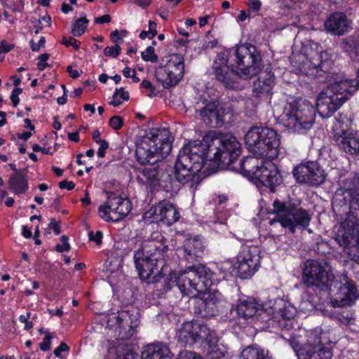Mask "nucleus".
I'll return each instance as SVG.
<instances>
[{"instance_id": "1", "label": "nucleus", "mask_w": 359, "mask_h": 359, "mask_svg": "<svg viewBox=\"0 0 359 359\" xmlns=\"http://www.w3.org/2000/svg\"><path fill=\"white\" fill-rule=\"evenodd\" d=\"M172 137L165 128H151L137 144L135 155L142 165L135 169L136 180L153 189L160 182V169L156 163L165 158L172 150Z\"/></svg>"}, {"instance_id": "2", "label": "nucleus", "mask_w": 359, "mask_h": 359, "mask_svg": "<svg viewBox=\"0 0 359 359\" xmlns=\"http://www.w3.org/2000/svg\"><path fill=\"white\" fill-rule=\"evenodd\" d=\"M241 154V144L233 136L215 130L209 131L201 141L194 140L180 149V156L203 168L205 161L214 162L218 167L228 166Z\"/></svg>"}, {"instance_id": "3", "label": "nucleus", "mask_w": 359, "mask_h": 359, "mask_svg": "<svg viewBox=\"0 0 359 359\" xmlns=\"http://www.w3.org/2000/svg\"><path fill=\"white\" fill-rule=\"evenodd\" d=\"M302 282L307 287H315L322 291H328L335 296L339 306L351 305L359 298V292L353 280L346 275L334 280L331 266L325 262L306 260L302 269Z\"/></svg>"}, {"instance_id": "4", "label": "nucleus", "mask_w": 359, "mask_h": 359, "mask_svg": "<svg viewBox=\"0 0 359 359\" xmlns=\"http://www.w3.org/2000/svg\"><path fill=\"white\" fill-rule=\"evenodd\" d=\"M344 205L349 208L346 219L342 222L335 233L334 239L343 247L351 259L359 264V178H355L353 187H344Z\"/></svg>"}, {"instance_id": "5", "label": "nucleus", "mask_w": 359, "mask_h": 359, "mask_svg": "<svg viewBox=\"0 0 359 359\" xmlns=\"http://www.w3.org/2000/svg\"><path fill=\"white\" fill-rule=\"evenodd\" d=\"M357 74L358 80L348 79L337 80L318 95L317 109L322 117L332 116L358 89L359 67Z\"/></svg>"}, {"instance_id": "6", "label": "nucleus", "mask_w": 359, "mask_h": 359, "mask_svg": "<svg viewBox=\"0 0 359 359\" xmlns=\"http://www.w3.org/2000/svg\"><path fill=\"white\" fill-rule=\"evenodd\" d=\"M259 158L260 157L257 156L243 158L240 162L241 172L247 177L258 180L273 193L276 187L282 184V176L274 163L259 161Z\"/></svg>"}, {"instance_id": "7", "label": "nucleus", "mask_w": 359, "mask_h": 359, "mask_svg": "<svg viewBox=\"0 0 359 359\" xmlns=\"http://www.w3.org/2000/svg\"><path fill=\"white\" fill-rule=\"evenodd\" d=\"M273 129L252 127L245 134V142L249 149L260 158H274L278 156L280 140Z\"/></svg>"}, {"instance_id": "8", "label": "nucleus", "mask_w": 359, "mask_h": 359, "mask_svg": "<svg viewBox=\"0 0 359 359\" xmlns=\"http://www.w3.org/2000/svg\"><path fill=\"white\" fill-rule=\"evenodd\" d=\"M315 118L314 107L309 101L299 98L287 103L282 121L289 130L304 133L312 127Z\"/></svg>"}, {"instance_id": "9", "label": "nucleus", "mask_w": 359, "mask_h": 359, "mask_svg": "<svg viewBox=\"0 0 359 359\" xmlns=\"http://www.w3.org/2000/svg\"><path fill=\"white\" fill-rule=\"evenodd\" d=\"M176 285L183 296L196 297L198 293H205L212 285V273L204 266L190 267L175 277Z\"/></svg>"}, {"instance_id": "10", "label": "nucleus", "mask_w": 359, "mask_h": 359, "mask_svg": "<svg viewBox=\"0 0 359 359\" xmlns=\"http://www.w3.org/2000/svg\"><path fill=\"white\" fill-rule=\"evenodd\" d=\"M273 212L276 215V218L269 222L270 225L278 222L283 228L287 229L292 233L295 232L297 228L304 229L309 226L311 221L310 215L306 210L298 208L294 203L281 202L276 199L273 203Z\"/></svg>"}, {"instance_id": "11", "label": "nucleus", "mask_w": 359, "mask_h": 359, "mask_svg": "<svg viewBox=\"0 0 359 359\" xmlns=\"http://www.w3.org/2000/svg\"><path fill=\"white\" fill-rule=\"evenodd\" d=\"M349 120L341 114L333 125L332 139L345 153L359 158V133L348 125Z\"/></svg>"}, {"instance_id": "12", "label": "nucleus", "mask_w": 359, "mask_h": 359, "mask_svg": "<svg viewBox=\"0 0 359 359\" xmlns=\"http://www.w3.org/2000/svg\"><path fill=\"white\" fill-rule=\"evenodd\" d=\"M236 67L239 69L241 78L248 79L260 70L262 58L257 48L251 44H242L237 46L233 53Z\"/></svg>"}, {"instance_id": "13", "label": "nucleus", "mask_w": 359, "mask_h": 359, "mask_svg": "<svg viewBox=\"0 0 359 359\" xmlns=\"http://www.w3.org/2000/svg\"><path fill=\"white\" fill-rule=\"evenodd\" d=\"M184 73V59L181 54H172L164 66H160L156 71L157 80L165 88L177 85Z\"/></svg>"}, {"instance_id": "14", "label": "nucleus", "mask_w": 359, "mask_h": 359, "mask_svg": "<svg viewBox=\"0 0 359 359\" xmlns=\"http://www.w3.org/2000/svg\"><path fill=\"white\" fill-rule=\"evenodd\" d=\"M216 334L205 324L196 321L185 322L177 333L178 341L184 346H191L198 341H212Z\"/></svg>"}, {"instance_id": "15", "label": "nucleus", "mask_w": 359, "mask_h": 359, "mask_svg": "<svg viewBox=\"0 0 359 359\" xmlns=\"http://www.w3.org/2000/svg\"><path fill=\"white\" fill-rule=\"evenodd\" d=\"M202 169L199 164H194L189 161L188 157L177 156L174 166V177L182 185H187L191 189H196L201 182V178L199 172Z\"/></svg>"}, {"instance_id": "16", "label": "nucleus", "mask_w": 359, "mask_h": 359, "mask_svg": "<svg viewBox=\"0 0 359 359\" xmlns=\"http://www.w3.org/2000/svg\"><path fill=\"white\" fill-rule=\"evenodd\" d=\"M130 211V201L114 193L109 194L105 205L99 208L100 216L107 222L120 221L127 216Z\"/></svg>"}, {"instance_id": "17", "label": "nucleus", "mask_w": 359, "mask_h": 359, "mask_svg": "<svg viewBox=\"0 0 359 359\" xmlns=\"http://www.w3.org/2000/svg\"><path fill=\"white\" fill-rule=\"evenodd\" d=\"M229 53L222 52L217 54L212 69L215 79L223 84L226 88H235L237 87L238 78L241 74L230 68L229 65Z\"/></svg>"}, {"instance_id": "18", "label": "nucleus", "mask_w": 359, "mask_h": 359, "mask_svg": "<svg viewBox=\"0 0 359 359\" xmlns=\"http://www.w3.org/2000/svg\"><path fill=\"white\" fill-rule=\"evenodd\" d=\"M266 311L271 316L269 320L280 329L289 330L292 325L291 320L294 316L295 309L287 301L279 298L271 302Z\"/></svg>"}, {"instance_id": "19", "label": "nucleus", "mask_w": 359, "mask_h": 359, "mask_svg": "<svg viewBox=\"0 0 359 359\" xmlns=\"http://www.w3.org/2000/svg\"><path fill=\"white\" fill-rule=\"evenodd\" d=\"M300 359H331L332 350L321 342V332L314 330L310 332L307 343L300 348Z\"/></svg>"}, {"instance_id": "20", "label": "nucleus", "mask_w": 359, "mask_h": 359, "mask_svg": "<svg viewBox=\"0 0 359 359\" xmlns=\"http://www.w3.org/2000/svg\"><path fill=\"white\" fill-rule=\"evenodd\" d=\"M180 218V212L175 206L165 201H162L152 206L142 216L146 222H163L168 226L175 223Z\"/></svg>"}, {"instance_id": "21", "label": "nucleus", "mask_w": 359, "mask_h": 359, "mask_svg": "<svg viewBox=\"0 0 359 359\" xmlns=\"http://www.w3.org/2000/svg\"><path fill=\"white\" fill-rule=\"evenodd\" d=\"M133 259L141 279L147 283H158L162 270L158 262L163 259L142 257V252H135Z\"/></svg>"}, {"instance_id": "22", "label": "nucleus", "mask_w": 359, "mask_h": 359, "mask_svg": "<svg viewBox=\"0 0 359 359\" xmlns=\"http://www.w3.org/2000/svg\"><path fill=\"white\" fill-rule=\"evenodd\" d=\"M293 176L299 184L318 186L325 180L324 170L316 162L301 163L294 168Z\"/></svg>"}, {"instance_id": "23", "label": "nucleus", "mask_w": 359, "mask_h": 359, "mask_svg": "<svg viewBox=\"0 0 359 359\" xmlns=\"http://www.w3.org/2000/svg\"><path fill=\"white\" fill-rule=\"evenodd\" d=\"M199 115L203 123L211 128H220L225 122V109L216 102L207 103L199 110Z\"/></svg>"}, {"instance_id": "24", "label": "nucleus", "mask_w": 359, "mask_h": 359, "mask_svg": "<svg viewBox=\"0 0 359 359\" xmlns=\"http://www.w3.org/2000/svg\"><path fill=\"white\" fill-rule=\"evenodd\" d=\"M194 312L202 318H210L218 312V299L214 294H204L201 297H194Z\"/></svg>"}, {"instance_id": "25", "label": "nucleus", "mask_w": 359, "mask_h": 359, "mask_svg": "<svg viewBox=\"0 0 359 359\" xmlns=\"http://www.w3.org/2000/svg\"><path fill=\"white\" fill-rule=\"evenodd\" d=\"M205 247L198 237L187 238L180 251L182 256L189 263L198 262L204 254Z\"/></svg>"}, {"instance_id": "26", "label": "nucleus", "mask_w": 359, "mask_h": 359, "mask_svg": "<svg viewBox=\"0 0 359 359\" xmlns=\"http://www.w3.org/2000/svg\"><path fill=\"white\" fill-rule=\"evenodd\" d=\"M116 318L119 328V337L121 339L130 338L136 333V329L140 325V321L136 316L133 319L128 311H121Z\"/></svg>"}, {"instance_id": "27", "label": "nucleus", "mask_w": 359, "mask_h": 359, "mask_svg": "<svg viewBox=\"0 0 359 359\" xmlns=\"http://www.w3.org/2000/svg\"><path fill=\"white\" fill-rule=\"evenodd\" d=\"M234 311L238 317L243 319L252 318L259 312H264L261 306L251 297L240 299Z\"/></svg>"}, {"instance_id": "28", "label": "nucleus", "mask_w": 359, "mask_h": 359, "mask_svg": "<svg viewBox=\"0 0 359 359\" xmlns=\"http://www.w3.org/2000/svg\"><path fill=\"white\" fill-rule=\"evenodd\" d=\"M137 242H140V248L135 252H142V257L163 259V251L165 247L161 242L156 240L136 239V243Z\"/></svg>"}, {"instance_id": "29", "label": "nucleus", "mask_w": 359, "mask_h": 359, "mask_svg": "<svg viewBox=\"0 0 359 359\" xmlns=\"http://www.w3.org/2000/svg\"><path fill=\"white\" fill-rule=\"evenodd\" d=\"M327 31L337 35H342L348 30L346 16L341 13H334L325 22Z\"/></svg>"}, {"instance_id": "30", "label": "nucleus", "mask_w": 359, "mask_h": 359, "mask_svg": "<svg viewBox=\"0 0 359 359\" xmlns=\"http://www.w3.org/2000/svg\"><path fill=\"white\" fill-rule=\"evenodd\" d=\"M275 84V77L271 72H262L259 77L254 81L253 93L257 96L264 94H269Z\"/></svg>"}, {"instance_id": "31", "label": "nucleus", "mask_w": 359, "mask_h": 359, "mask_svg": "<svg viewBox=\"0 0 359 359\" xmlns=\"http://www.w3.org/2000/svg\"><path fill=\"white\" fill-rule=\"evenodd\" d=\"M170 351L163 343H155L147 345L142 352V359H169Z\"/></svg>"}, {"instance_id": "32", "label": "nucleus", "mask_w": 359, "mask_h": 359, "mask_svg": "<svg viewBox=\"0 0 359 359\" xmlns=\"http://www.w3.org/2000/svg\"><path fill=\"white\" fill-rule=\"evenodd\" d=\"M8 188L15 194L25 193L28 189L25 175L20 171H16L9 179Z\"/></svg>"}, {"instance_id": "33", "label": "nucleus", "mask_w": 359, "mask_h": 359, "mask_svg": "<svg viewBox=\"0 0 359 359\" xmlns=\"http://www.w3.org/2000/svg\"><path fill=\"white\" fill-rule=\"evenodd\" d=\"M116 357L114 359H139V354L133 345L126 343H119L114 348Z\"/></svg>"}, {"instance_id": "34", "label": "nucleus", "mask_w": 359, "mask_h": 359, "mask_svg": "<svg viewBox=\"0 0 359 359\" xmlns=\"http://www.w3.org/2000/svg\"><path fill=\"white\" fill-rule=\"evenodd\" d=\"M251 259L250 264L245 262H238V273L241 278L246 279L251 277L258 270V257L255 255Z\"/></svg>"}, {"instance_id": "35", "label": "nucleus", "mask_w": 359, "mask_h": 359, "mask_svg": "<svg viewBox=\"0 0 359 359\" xmlns=\"http://www.w3.org/2000/svg\"><path fill=\"white\" fill-rule=\"evenodd\" d=\"M241 356L243 359H272L264 349L255 346L245 348Z\"/></svg>"}, {"instance_id": "36", "label": "nucleus", "mask_w": 359, "mask_h": 359, "mask_svg": "<svg viewBox=\"0 0 359 359\" xmlns=\"http://www.w3.org/2000/svg\"><path fill=\"white\" fill-rule=\"evenodd\" d=\"M258 257V268L259 267L260 256L259 250L255 247H244L237 256L238 262H245V263L250 264L251 259H254V256Z\"/></svg>"}, {"instance_id": "37", "label": "nucleus", "mask_w": 359, "mask_h": 359, "mask_svg": "<svg viewBox=\"0 0 359 359\" xmlns=\"http://www.w3.org/2000/svg\"><path fill=\"white\" fill-rule=\"evenodd\" d=\"M206 342L208 344L207 347H205L207 359H223V351L215 344L217 342L215 334L213 336L212 341Z\"/></svg>"}, {"instance_id": "38", "label": "nucleus", "mask_w": 359, "mask_h": 359, "mask_svg": "<svg viewBox=\"0 0 359 359\" xmlns=\"http://www.w3.org/2000/svg\"><path fill=\"white\" fill-rule=\"evenodd\" d=\"M88 22L89 20L86 17L79 18L73 25L72 29V35L74 36L82 35L85 32Z\"/></svg>"}, {"instance_id": "39", "label": "nucleus", "mask_w": 359, "mask_h": 359, "mask_svg": "<svg viewBox=\"0 0 359 359\" xmlns=\"http://www.w3.org/2000/svg\"><path fill=\"white\" fill-rule=\"evenodd\" d=\"M129 99V93L123 88L116 89L113 95V100L109 104L114 107L120 105L124 100Z\"/></svg>"}, {"instance_id": "40", "label": "nucleus", "mask_w": 359, "mask_h": 359, "mask_svg": "<svg viewBox=\"0 0 359 359\" xmlns=\"http://www.w3.org/2000/svg\"><path fill=\"white\" fill-rule=\"evenodd\" d=\"M142 58L144 61H149L155 63L158 62V55L155 53L154 46H148L144 52L142 53Z\"/></svg>"}, {"instance_id": "41", "label": "nucleus", "mask_w": 359, "mask_h": 359, "mask_svg": "<svg viewBox=\"0 0 359 359\" xmlns=\"http://www.w3.org/2000/svg\"><path fill=\"white\" fill-rule=\"evenodd\" d=\"M121 50V47L118 44H116L114 46H107L104 49V54L105 56L116 58L119 55Z\"/></svg>"}, {"instance_id": "42", "label": "nucleus", "mask_w": 359, "mask_h": 359, "mask_svg": "<svg viewBox=\"0 0 359 359\" xmlns=\"http://www.w3.org/2000/svg\"><path fill=\"white\" fill-rule=\"evenodd\" d=\"M109 124L114 130H118L122 128L123 120L119 116H114L109 119Z\"/></svg>"}, {"instance_id": "43", "label": "nucleus", "mask_w": 359, "mask_h": 359, "mask_svg": "<svg viewBox=\"0 0 359 359\" xmlns=\"http://www.w3.org/2000/svg\"><path fill=\"white\" fill-rule=\"evenodd\" d=\"M53 338L52 334L48 332H45V337L43 342L39 344V347L41 351H47L50 349L51 346V339Z\"/></svg>"}, {"instance_id": "44", "label": "nucleus", "mask_w": 359, "mask_h": 359, "mask_svg": "<svg viewBox=\"0 0 359 359\" xmlns=\"http://www.w3.org/2000/svg\"><path fill=\"white\" fill-rule=\"evenodd\" d=\"M62 244H57L55 246V250L59 252H68L70 250V246L68 243V237L67 236H62L60 238Z\"/></svg>"}, {"instance_id": "45", "label": "nucleus", "mask_w": 359, "mask_h": 359, "mask_svg": "<svg viewBox=\"0 0 359 359\" xmlns=\"http://www.w3.org/2000/svg\"><path fill=\"white\" fill-rule=\"evenodd\" d=\"M61 43L66 46H72L75 50H78L80 47V42L72 36H69V38L64 36Z\"/></svg>"}, {"instance_id": "46", "label": "nucleus", "mask_w": 359, "mask_h": 359, "mask_svg": "<svg viewBox=\"0 0 359 359\" xmlns=\"http://www.w3.org/2000/svg\"><path fill=\"white\" fill-rule=\"evenodd\" d=\"M69 351V347L68 345L65 342H62L60 346L54 350L53 353L56 357L63 359L64 357L62 355V353L63 352L68 353Z\"/></svg>"}, {"instance_id": "47", "label": "nucleus", "mask_w": 359, "mask_h": 359, "mask_svg": "<svg viewBox=\"0 0 359 359\" xmlns=\"http://www.w3.org/2000/svg\"><path fill=\"white\" fill-rule=\"evenodd\" d=\"M177 359H203L198 354L191 351H182L181 352Z\"/></svg>"}, {"instance_id": "48", "label": "nucleus", "mask_w": 359, "mask_h": 359, "mask_svg": "<svg viewBox=\"0 0 359 359\" xmlns=\"http://www.w3.org/2000/svg\"><path fill=\"white\" fill-rule=\"evenodd\" d=\"M216 217L217 222L222 224L224 223L229 217V212L226 210H223V207H217L216 212Z\"/></svg>"}, {"instance_id": "49", "label": "nucleus", "mask_w": 359, "mask_h": 359, "mask_svg": "<svg viewBox=\"0 0 359 359\" xmlns=\"http://www.w3.org/2000/svg\"><path fill=\"white\" fill-rule=\"evenodd\" d=\"M174 283H176L175 278L174 280H172V277H166L164 278L163 282L161 283L162 285L161 290L163 292H165L170 290Z\"/></svg>"}, {"instance_id": "50", "label": "nucleus", "mask_w": 359, "mask_h": 359, "mask_svg": "<svg viewBox=\"0 0 359 359\" xmlns=\"http://www.w3.org/2000/svg\"><path fill=\"white\" fill-rule=\"evenodd\" d=\"M123 74L126 78L131 77L135 83H138L140 81V79L136 76L135 71H132L128 67H126L123 69Z\"/></svg>"}, {"instance_id": "51", "label": "nucleus", "mask_w": 359, "mask_h": 359, "mask_svg": "<svg viewBox=\"0 0 359 359\" xmlns=\"http://www.w3.org/2000/svg\"><path fill=\"white\" fill-rule=\"evenodd\" d=\"M89 240L95 242L97 245H100L102 243V233L101 231H98L95 233L93 231H90L88 233Z\"/></svg>"}, {"instance_id": "52", "label": "nucleus", "mask_w": 359, "mask_h": 359, "mask_svg": "<svg viewBox=\"0 0 359 359\" xmlns=\"http://www.w3.org/2000/svg\"><path fill=\"white\" fill-rule=\"evenodd\" d=\"M22 90L20 88H14L12 91V94L11 96V100L13 102V107H16L19 102L20 99L18 97L19 95L22 93Z\"/></svg>"}, {"instance_id": "53", "label": "nucleus", "mask_w": 359, "mask_h": 359, "mask_svg": "<svg viewBox=\"0 0 359 359\" xmlns=\"http://www.w3.org/2000/svg\"><path fill=\"white\" fill-rule=\"evenodd\" d=\"M45 37H41L40 40L37 43H34V41H30L31 48L32 51H38L41 47H43L45 45Z\"/></svg>"}, {"instance_id": "54", "label": "nucleus", "mask_w": 359, "mask_h": 359, "mask_svg": "<svg viewBox=\"0 0 359 359\" xmlns=\"http://www.w3.org/2000/svg\"><path fill=\"white\" fill-rule=\"evenodd\" d=\"M14 48V45L12 43H8L5 41H2L0 43V53H6L11 51Z\"/></svg>"}, {"instance_id": "55", "label": "nucleus", "mask_w": 359, "mask_h": 359, "mask_svg": "<svg viewBox=\"0 0 359 359\" xmlns=\"http://www.w3.org/2000/svg\"><path fill=\"white\" fill-rule=\"evenodd\" d=\"M48 226L50 229H52L53 230L54 233L56 235H58L60 233L61 230H60V223L58 222H57L55 218H52L50 219V222Z\"/></svg>"}, {"instance_id": "56", "label": "nucleus", "mask_w": 359, "mask_h": 359, "mask_svg": "<svg viewBox=\"0 0 359 359\" xmlns=\"http://www.w3.org/2000/svg\"><path fill=\"white\" fill-rule=\"evenodd\" d=\"M75 184L72 181L63 180L59 183V187L60 189H67V190H72L74 188Z\"/></svg>"}, {"instance_id": "57", "label": "nucleus", "mask_w": 359, "mask_h": 359, "mask_svg": "<svg viewBox=\"0 0 359 359\" xmlns=\"http://www.w3.org/2000/svg\"><path fill=\"white\" fill-rule=\"evenodd\" d=\"M156 27V22L151 20L149 22V31L151 33V36H149V39H152L157 34Z\"/></svg>"}, {"instance_id": "58", "label": "nucleus", "mask_w": 359, "mask_h": 359, "mask_svg": "<svg viewBox=\"0 0 359 359\" xmlns=\"http://www.w3.org/2000/svg\"><path fill=\"white\" fill-rule=\"evenodd\" d=\"M32 149L34 152L41 151L42 153L46 154H50V155L53 154V151H51L49 148L48 149L43 148L37 144H34L32 146Z\"/></svg>"}, {"instance_id": "59", "label": "nucleus", "mask_w": 359, "mask_h": 359, "mask_svg": "<svg viewBox=\"0 0 359 359\" xmlns=\"http://www.w3.org/2000/svg\"><path fill=\"white\" fill-rule=\"evenodd\" d=\"M261 1L259 0H249V7L254 11H257L261 8Z\"/></svg>"}, {"instance_id": "60", "label": "nucleus", "mask_w": 359, "mask_h": 359, "mask_svg": "<svg viewBox=\"0 0 359 359\" xmlns=\"http://www.w3.org/2000/svg\"><path fill=\"white\" fill-rule=\"evenodd\" d=\"M111 21V16L108 14L95 18V22L97 24L107 23Z\"/></svg>"}, {"instance_id": "61", "label": "nucleus", "mask_w": 359, "mask_h": 359, "mask_svg": "<svg viewBox=\"0 0 359 359\" xmlns=\"http://www.w3.org/2000/svg\"><path fill=\"white\" fill-rule=\"evenodd\" d=\"M118 36H119L118 30H114L110 34L112 41L114 43H121L123 41L122 38L119 37Z\"/></svg>"}, {"instance_id": "62", "label": "nucleus", "mask_w": 359, "mask_h": 359, "mask_svg": "<svg viewBox=\"0 0 359 359\" xmlns=\"http://www.w3.org/2000/svg\"><path fill=\"white\" fill-rule=\"evenodd\" d=\"M67 72L69 74V76L73 79H76L80 76L78 71L76 69H73L72 66L67 67Z\"/></svg>"}, {"instance_id": "63", "label": "nucleus", "mask_w": 359, "mask_h": 359, "mask_svg": "<svg viewBox=\"0 0 359 359\" xmlns=\"http://www.w3.org/2000/svg\"><path fill=\"white\" fill-rule=\"evenodd\" d=\"M68 138L71 141L79 142V132L69 133H68Z\"/></svg>"}, {"instance_id": "64", "label": "nucleus", "mask_w": 359, "mask_h": 359, "mask_svg": "<svg viewBox=\"0 0 359 359\" xmlns=\"http://www.w3.org/2000/svg\"><path fill=\"white\" fill-rule=\"evenodd\" d=\"M141 85H142V87L144 88L149 89L151 91H153L154 90V88L152 86L151 83L149 81H148V80L144 79L142 81Z\"/></svg>"}]
</instances>
